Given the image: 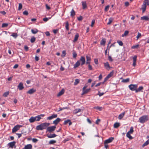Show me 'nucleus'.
<instances>
[{"label": "nucleus", "mask_w": 149, "mask_h": 149, "mask_svg": "<svg viewBox=\"0 0 149 149\" xmlns=\"http://www.w3.org/2000/svg\"><path fill=\"white\" fill-rule=\"evenodd\" d=\"M50 124L49 123H42L40 125H38L36 127L37 130H42L43 129H46L49 125Z\"/></svg>", "instance_id": "f257e3e1"}, {"label": "nucleus", "mask_w": 149, "mask_h": 149, "mask_svg": "<svg viewBox=\"0 0 149 149\" xmlns=\"http://www.w3.org/2000/svg\"><path fill=\"white\" fill-rule=\"evenodd\" d=\"M148 119V117L147 115L143 116L139 119V121L141 123H143L147 121Z\"/></svg>", "instance_id": "f03ea898"}, {"label": "nucleus", "mask_w": 149, "mask_h": 149, "mask_svg": "<svg viewBox=\"0 0 149 149\" xmlns=\"http://www.w3.org/2000/svg\"><path fill=\"white\" fill-rule=\"evenodd\" d=\"M138 86L137 84H131L128 86L130 89L132 91H135L137 88Z\"/></svg>", "instance_id": "7ed1b4c3"}, {"label": "nucleus", "mask_w": 149, "mask_h": 149, "mask_svg": "<svg viewBox=\"0 0 149 149\" xmlns=\"http://www.w3.org/2000/svg\"><path fill=\"white\" fill-rule=\"evenodd\" d=\"M56 128L55 126H50L47 128V130L49 132L51 133L54 131Z\"/></svg>", "instance_id": "20e7f679"}, {"label": "nucleus", "mask_w": 149, "mask_h": 149, "mask_svg": "<svg viewBox=\"0 0 149 149\" xmlns=\"http://www.w3.org/2000/svg\"><path fill=\"white\" fill-rule=\"evenodd\" d=\"M78 61H79V62L80 63L81 65H84L86 62L85 58L83 56H81L80 59Z\"/></svg>", "instance_id": "39448f33"}, {"label": "nucleus", "mask_w": 149, "mask_h": 149, "mask_svg": "<svg viewBox=\"0 0 149 149\" xmlns=\"http://www.w3.org/2000/svg\"><path fill=\"white\" fill-rule=\"evenodd\" d=\"M22 127L21 125H17L15 126L12 129V132L14 133L19 130L20 127Z\"/></svg>", "instance_id": "423d86ee"}, {"label": "nucleus", "mask_w": 149, "mask_h": 149, "mask_svg": "<svg viewBox=\"0 0 149 149\" xmlns=\"http://www.w3.org/2000/svg\"><path fill=\"white\" fill-rule=\"evenodd\" d=\"M86 64H90L91 61V58L90 56H88L87 55L86 56Z\"/></svg>", "instance_id": "0eeeda50"}, {"label": "nucleus", "mask_w": 149, "mask_h": 149, "mask_svg": "<svg viewBox=\"0 0 149 149\" xmlns=\"http://www.w3.org/2000/svg\"><path fill=\"white\" fill-rule=\"evenodd\" d=\"M36 91V90L33 88H31L26 92L27 94H32Z\"/></svg>", "instance_id": "6e6552de"}, {"label": "nucleus", "mask_w": 149, "mask_h": 149, "mask_svg": "<svg viewBox=\"0 0 149 149\" xmlns=\"http://www.w3.org/2000/svg\"><path fill=\"white\" fill-rule=\"evenodd\" d=\"M45 116L44 114H41L35 117L36 121H39L41 119V117H44Z\"/></svg>", "instance_id": "1a4fd4ad"}, {"label": "nucleus", "mask_w": 149, "mask_h": 149, "mask_svg": "<svg viewBox=\"0 0 149 149\" xmlns=\"http://www.w3.org/2000/svg\"><path fill=\"white\" fill-rule=\"evenodd\" d=\"M57 116V114H53L51 116L48 117L47 118V120H51L52 119L56 118Z\"/></svg>", "instance_id": "9d476101"}, {"label": "nucleus", "mask_w": 149, "mask_h": 149, "mask_svg": "<svg viewBox=\"0 0 149 149\" xmlns=\"http://www.w3.org/2000/svg\"><path fill=\"white\" fill-rule=\"evenodd\" d=\"M15 143L16 142L15 141H14L9 143L8 144V145L9 146L10 148H13L14 147V146L15 145Z\"/></svg>", "instance_id": "9b49d317"}, {"label": "nucleus", "mask_w": 149, "mask_h": 149, "mask_svg": "<svg viewBox=\"0 0 149 149\" xmlns=\"http://www.w3.org/2000/svg\"><path fill=\"white\" fill-rule=\"evenodd\" d=\"M114 139V138L113 137H110L108 139L104 141V143H109L111 142Z\"/></svg>", "instance_id": "f8f14e48"}, {"label": "nucleus", "mask_w": 149, "mask_h": 149, "mask_svg": "<svg viewBox=\"0 0 149 149\" xmlns=\"http://www.w3.org/2000/svg\"><path fill=\"white\" fill-rule=\"evenodd\" d=\"M104 66L106 69L109 70L111 68L110 67L108 62H107L104 63Z\"/></svg>", "instance_id": "ddd939ff"}, {"label": "nucleus", "mask_w": 149, "mask_h": 149, "mask_svg": "<svg viewBox=\"0 0 149 149\" xmlns=\"http://www.w3.org/2000/svg\"><path fill=\"white\" fill-rule=\"evenodd\" d=\"M18 88L19 90H22L24 88V86H23V84L22 82L19 83L18 86Z\"/></svg>", "instance_id": "4468645a"}, {"label": "nucleus", "mask_w": 149, "mask_h": 149, "mask_svg": "<svg viewBox=\"0 0 149 149\" xmlns=\"http://www.w3.org/2000/svg\"><path fill=\"white\" fill-rule=\"evenodd\" d=\"M147 5L143 3L142 5L141 9L142 10V13H144L146 11V6Z\"/></svg>", "instance_id": "2eb2a0df"}, {"label": "nucleus", "mask_w": 149, "mask_h": 149, "mask_svg": "<svg viewBox=\"0 0 149 149\" xmlns=\"http://www.w3.org/2000/svg\"><path fill=\"white\" fill-rule=\"evenodd\" d=\"M106 42V39L104 38H102L100 41V44L101 45L104 46Z\"/></svg>", "instance_id": "dca6fc26"}, {"label": "nucleus", "mask_w": 149, "mask_h": 149, "mask_svg": "<svg viewBox=\"0 0 149 149\" xmlns=\"http://www.w3.org/2000/svg\"><path fill=\"white\" fill-rule=\"evenodd\" d=\"M32 146L31 144H27L24 146V149H32Z\"/></svg>", "instance_id": "f3484780"}, {"label": "nucleus", "mask_w": 149, "mask_h": 149, "mask_svg": "<svg viewBox=\"0 0 149 149\" xmlns=\"http://www.w3.org/2000/svg\"><path fill=\"white\" fill-rule=\"evenodd\" d=\"M79 36V33H77L75 35L74 39L73 40V42H76L78 39Z\"/></svg>", "instance_id": "a211bd4d"}, {"label": "nucleus", "mask_w": 149, "mask_h": 149, "mask_svg": "<svg viewBox=\"0 0 149 149\" xmlns=\"http://www.w3.org/2000/svg\"><path fill=\"white\" fill-rule=\"evenodd\" d=\"M125 113V112L124 111L119 115L118 117V119L119 120H121L122 119L124 116Z\"/></svg>", "instance_id": "6ab92c4d"}, {"label": "nucleus", "mask_w": 149, "mask_h": 149, "mask_svg": "<svg viewBox=\"0 0 149 149\" xmlns=\"http://www.w3.org/2000/svg\"><path fill=\"white\" fill-rule=\"evenodd\" d=\"M137 56H135L133 58V65L134 66H135L136 65V61Z\"/></svg>", "instance_id": "aec40b11"}, {"label": "nucleus", "mask_w": 149, "mask_h": 149, "mask_svg": "<svg viewBox=\"0 0 149 149\" xmlns=\"http://www.w3.org/2000/svg\"><path fill=\"white\" fill-rule=\"evenodd\" d=\"M57 136L55 134H50L49 135H47V136L49 138H54Z\"/></svg>", "instance_id": "412c9836"}, {"label": "nucleus", "mask_w": 149, "mask_h": 149, "mask_svg": "<svg viewBox=\"0 0 149 149\" xmlns=\"http://www.w3.org/2000/svg\"><path fill=\"white\" fill-rule=\"evenodd\" d=\"M61 119L59 118H57L56 120L53 121V123L54 124L57 125L60 121Z\"/></svg>", "instance_id": "4be33fe9"}, {"label": "nucleus", "mask_w": 149, "mask_h": 149, "mask_svg": "<svg viewBox=\"0 0 149 149\" xmlns=\"http://www.w3.org/2000/svg\"><path fill=\"white\" fill-rule=\"evenodd\" d=\"M80 65H81L80 63L79 62V61L78 60L76 63L74 65V68L78 67Z\"/></svg>", "instance_id": "5701e85b"}, {"label": "nucleus", "mask_w": 149, "mask_h": 149, "mask_svg": "<svg viewBox=\"0 0 149 149\" xmlns=\"http://www.w3.org/2000/svg\"><path fill=\"white\" fill-rule=\"evenodd\" d=\"M141 19L149 21V18L147 16H143L141 17Z\"/></svg>", "instance_id": "b1692460"}, {"label": "nucleus", "mask_w": 149, "mask_h": 149, "mask_svg": "<svg viewBox=\"0 0 149 149\" xmlns=\"http://www.w3.org/2000/svg\"><path fill=\"white\" fill-rule=\"evenodd\" d=\"M29 122L31 123H32L36 121L35 117H32L29 120Z\"/></svg>", "instance_id": "393cba45"}, {"label": "nucleus", "mask_w": 149, "mask_h": 149, "mask_svg": "<svg viewBox=\"0 0 149 149\" xmlns=\"http://www.w3.org/2000/svg\"><path fill=\"white\" fill-rule=\"evenodd\" d=\"M81 111V109H76L73 111V113L74 114H76L77 113L80 112Z\"/></svg>", "instance_id": "a878e982"}, {"label": "nucleus", "mask_w": 149, "mask_h": 149, "mask_svg": "<svg viewBox=\"0 0 149 149\" xmlns=\"http://www.w3.org/2000/svg\"><path fill=\"white\" fill-rule=\"evenodd\" d=\"M143 89V87L142 86H140L138 88H136V93L141 91Z\"/></svg>", "instance_id": "bb28decb"}, {"label": "nucleus", "mask_w": 149, "mask_h": 149, "mask_svg": "<svg viewBox=\"0 0 149 149\" xmlns=\"http://www.w3.org/2000/svg\"><path fill=\"white\" fill-rule=\"evenodd\" d=\"M83 8L85 9L87 7V4L85 1H82V2Z\"/></svg>", "instance_id": "cd10ccee"}, {"label": "nucleus", "mask_w": 149, "mask_h": 149, "mask_svg": "<svg viewBox=\"0 0 149 149\" xmlns=\"http://www.w3.org/2000/svg\"><path fill=\"white\" fill-rule=\"evenodd\" d=\"M120 126V123H116L113 125V127L114 128H117Z\"/></svg>", "instance_id": "c85d7f7f"}, {"label": "nucleus", "mask_w": 149, "mask_h": 149, "mask_svg": "<svg viewBox=\"0 0 149 149\" xmlns=\"http://www.w3.org/2000/svg\"><path fill=\"white\" fill-rule=\"evenodd\" d=\"M38 31V30L36 29H32L31 30V32L34 34H35L37 33Z\"/></svg>", "instance_id": "c756f323"}, {"label": "nucleus", "mask_w": 149, "mask_h": 149, "mask_svg": "<svg viewBox=\"0 0 149 149\" xmlns=\"http://www.w3.org/2000/svg\"><path fill=\"white\" fill-rule=\"evenodd\" d=\"M91 89L90 88L87 89H86L84 90H83V93H82L83 94H85L87 93L90 91Z\"/></svg>", "instance_id": "7c9ffc66"}, {"label": "nucleus", "mask_w": 149, "mask_h": 149, "mask_svg": "<svg viewBox=\"0 0 149 149\" xmlns=\"http://www.w3.org/2000/svg\"><path fill=\"white\" fill-rule=\"evenodd\" d=\"M94 109H97L98 110L101 111L102 110V108L99 106L95 107H93Z\"/></svg>", "instance_id": "2f4dec72"}, {"label": "nucleus", "mask_w": 149, "mask_h": 149, "mask_svg": "<svg viewBox=\"0 0 149 149\" xmlns=\"http://www.w3.org/2000/svg\"><path fill=\"white\" fill-rule=\"evenodd\" d=\"M149 144V139L146 141L142 145V147H143Z\"/></svg>", "instance_id": "473e14b6"}, {"label": "nucleus", "mask_w": 149, "mask_h": 149, "mask_svg": "<svg viewBox=\"0 0 149 149\" xmlns=\"http://www.w3.org/2000/svg\"><path fill=\"white\" fill-rule=\"evenodd\" d=\"M113 71H112V72H110V73L109 74L107 77L109 79L113 75Z\"/></svg>", "instance_id": "72a5a7b5"}, {"label": "nucleus", "mask_w": 149, "mask_h": 149, "mask_svg": "<svg viewBox=\"0 0 149 149\" xmlns=\"http://www.w3.org/2000/svg\"><path fill=\"white\" fill-rule=\"evenodd\" d=\"M65 28L67 30H69V23L68 21L66 22H65Z\"/></svg>", "instance_id": "f704fd0d"}, {"label": "nucleus", "mask_w": 149, "mask_h": 149, "mask_svg": "<svg viewBox=\"0 0 149 149\" xmlns=\"http://www.w3.org/2000/svg\"><path fill=\"white\" fill-rule=\"evenodd\" d=\"M75 15V12L73 8L70 12V15L72 17L74 16Z\"/></svg>", "instance_id": "c9c22d12"}, {"label": "nucleus", "mask_w": 149, "mask_h": 149, "mask_svg": "<svg viewBox=\"0 0 149 149\" xmlns=\"http://www.w3.org/2000/svg\"><path fill=\"white\" fill-rule=\"evenodd\" d=\"M134 128L133 127H130V130L127 132L131 134H132L134 132Z\"/></svg>", "instance_id": "e433bc0d"}, {"label": "nucleus", "mask_w": 149, "mask_h": 149, "mask_svg": "<svg viewBox=\"0 0 149 149\" xmlns=\"http://www.w3.org/2000/svg\"><path fill=\"white\" fill-rule=\"evenodd\" d=\"M56 143V141L55 140H51L49 142V144H53Z\"/></svg>", "instance_id": "4c0bfd02"}, {"label": "nucleus", "mask_w": 149, "mask_h": 149, "mask_svg": "<svg viewBox=\"0 0 149 149\" xmlns=\"http://www.w3.org/2000/svg\"><path fill=\"white\" fill-rule=\"evenodd\" d=\"M143 3L147 6L149 5V0H144Z\"/></svg>", "instance_id": "58836bf2"}, {"label": "nucleus", "mask_w": 149, "mask_h": 149, "mask_svg": "<svg viewBox=\"0 0 149 149\" xmlns=\"http://www.w3.org/2000/svg\"><path fill=\"white\" fill-rule=\"evenodd\" d=\"M130 133L127 132L126 134V136L127 137L130 139H132V136L130 135Z\"/></svg>", "instance_id": "ea45409f"}, {"label": "nucleus", "mask_w": 149, "mask_h": 149, "mask_svg": "<svg viewBox=\"0 0 149 149\" xmlns=\"http://www.w3.org/2000/svg\"><path fill=\"white\" fill-rule=\"evenodd\" d=\"M64 93V90H62L58 94L57 96H60L62 95H63V93Z\"/></svg>", "instance_id": "a19ab883"}, {"label": "nucleus", "mask_w": 149, "mask_h": 149, "mask_svg": "<svg viewBox=\"0 0 149 149\" xmlns=\"http://www.w3.org/2000/svg\"><path fill=\"white\" fill-rule=\"evenodd\" d=\"M129 33V31H125L124 33L123 34H122V36L124 37L125 36H127Z\"/></svg>", "instance_id": "79ce46f5"}, {"label": "nucleus", "mask_w": 149, "mask_h": 149, "mask_svg": "<svg viewBox=\"0 0 149 149\" xmlns=\"http://www.w3.org/2000/svg\"><path fill=\"white\" fill-rule=\"evenodd\" d=\"M79 82V80L78 79H76L75 80V81L74 83V85H77V84Z\"/></svg>", "instance_id": "37998d69"}, {"label": "nucleus", "mask_w": 149, "mask_h": 149, "mask_svg": "<svg viewBox=\"0 0 149 149\" xmlns=\"http://www.w3.org/2000/svg\"><path fill=\"white\" fill-rule=\"evenodd\" d=\"M9 94V91L6 92H5L3 94V96L6 97H7Z\"/></svg>", "instance_id": "c03bdc74"}, {"label": "nucleus", "mask_w": 149, "mask_h": 149, "mask_svg": "<svg viewBox=\"0 0 149 149\" xmlns=\"http://www.w3.org/2000/svg\"><path fill=\"white\" fill-rule=\"evenodd\" d=\"M129 80H130V79L129 78H127L125 79H123L122 81V82H125V83H127V82H128L129 81Z\"/></svg>", "instance_id": "a18cd8bd"}, {"label": "nucleus", "mask_w": 149, "mask_h": 149, "mask_svg": "<svg viewBox=\"0 0 149 149\" xmlns=\"http://www.w3.org/2000/svg\"><path fill=\"white\" fill-rule=\"evenodd\" d=\"M36 40V38L34 37H31V43L34 42Z\"/></svg>", "instance_id": "49530a36"}, {"label": "nucleus", "mask_w": 149, "mask_h": 149, "mask_svg": "<svg viewBox=\"0 0 149 149\" xmlns=\"http://www.w3.org/2000/svg\"><path fill=\"white\" fill-rule=\"evenodd\" d=\"M113 19L111 18H109V22L107 23V24L109 25L112 22Z\"/></svg>", "instance_id": "de8ad7c7"}, {"label": "nucleus", "mask_w": 149, "mask_h": 149, "mask_svg": "<svg viewBox=\"0 0 149 149\" xmlns=\"http://www.w3.org/2000/svg\"><path fill=\"white\" fill-rule=\"evenodd\" d=\"M22 6L21 3H19V7L18 8V10H20L22 8Z\"/></svg>", "instance_id": "09e8293b"}, {"label": "nucleus", "mask_w": 149, "mask_h": 149, "mask_svg": "<svg viewBox=\"0 0 149 149\" xmlns=\"http://www.w3.org/2000/svg\"><path fill=\"white\" fill-rule=\"evenodd\" d=\"M139 46V45H133L132 47L131 48L132 49H134L135 48H137Z\"/></svg>", "instance_id": "8fccbe9b"}, {"label": "nucleus", "mask_w": 149, "mask_h": 149, "mask_svg": "<svg viewBox=\"0 0 149 149\" xmlns=\"http://www.w3.org/2000/svg\"><path fill=\"white\" fill-rule=\"evenodd\" d=\"M73 57L74 58H75L77 56V54L75 52L72 53Z\"/></svg>", "instance_id": "3c124183"}, {"label": "nucleus", "mask_w": 149, "mask_h": 149, "mask_svg": "<svg viewBox=\"0 0 149 149\" xmlns=\"http://www.w3.org/2000/svg\"><path fill=\"white\" fill-rule=\"evenodd\" d=\"M141 36V34L139 32H138L137 36H136L137 40H138L139 38Z\"/></svg>", "instance_id": "603ef678"}, {"label": "nucleus", "mask_w": 149, "mask_h": 149, "mask_svg": "<svg viewBox=\"0 0 149 149\" xmlns=\"http://www.w3.org/2000/svg\"><path fill=\"white\" fill-rule=\"evenodd\" d=\"M68 109V107H63V108H59V110L58 111V112H59L60 111H61L63 109Z\"/></svg>", "instance_id": "864d4df0"}, {"label": "nucleus", "mask_w": 149, "mask_h": 149, "mask_svg": "<svg viewBox=\"0 0 149 149\" xmlns=\"http://www.w3.org/2000/svg\"><path fill=\"white\" fill-rule=\"evenodd\" d=\"M66 52L65 51H63L62 52V54L61 55L62 56L64 57L66 55Z\"/></svg>", "instance_id": "5fc2aeb1"}, {"label": "nucleus", "mask_w": 149, "mask_h": 149, "mask_svg": "<svg viewBox=\"0 0 149 149\" xmlns=\"http://www.w3.org/2000/svg\"><path fill=\"white\" fill-rule=\"evenodd\" d=\"M109 5H107L106 6L104 9V10L106 11H107L109 9Z\"/></svg>", "instance_id": "6e6d98bb"}, {"label": "nucleus", "mask_w": 149, "mask_h": 149, "mask_svg": "<svg viewBox=\"0 0 149 149\" xmlns=\"http://www.w3.org/2000/svg\"><path fill=\"white\" fill-rule=\"evenodd\" d=\"M117 42L120 46H123V43L122 41H118Z\"/></svg>", "instance_id": "4d7b16f0"}, {"label": "nucleus", "mask_w": 149, "mask_h": 149, "mask_svg": "<svg viewBox=\"0 0 149 149\" xmlns=\"http://www.w3.org/2000/svg\"><path fill=\"white\" fill-rule=\"evenodd\" d=\"M38 140L36 139L33 138L32 139V141L33 143H36L37 142Z\"/></svg>", "instance_id": "13d9d810"}, {"label": "nucleus", "mask_w": 149, "mask_h": 149, "mask_svg": "<svg viewBox=\"0 0 149 149\" xmlns=\"http://www.w3.org/2000/svg\"><path fill=\"white\" fill-rule=\"evenodd\" d=\"M8 24L7 23H3L2 25V27H6L8 26Z\"/></svg>", "instance_id": "bf43d9fd"}, {"label": "nucleus", "mask_w": 149, "mask_h": 149, "mask_svg": "<svg viewBox=\"0 0 149 149\" xmlns=\"http://www.w3.org/2000/svg\"><path fill=\"white\" fill-rule=\"evenodd\" d=\"M11 36L15 38H16L17 37V35L16 33H13L11 35Z\"/></svg>", "instance_id": "052dcab7"}, {"label": "nucleus", "mask_w": 149, "mask_h": 149, "mask_svg": "<svg viewBox=\"0 0 149 149\" xmlns=\"http://www.w3.org/2000/svg\"><path fill=\"white\" fill-rule=\"evenodd\" d=\"M87 65H88V68L89 70H93V68L91 65H90V64H87Z\"/></svg>", "instance_id": "680f3d73"}, {"label": "nucleus", "mask_w": 149, "mask_h": 149, "mask_svg": "<svg viewBox=\"0 0 149 149\" xmlns=\"http://www.w3.org/2000/svg\"><path fill=\"white\" fill-rule=\"evenodd\" d=\"M58 31V29H54L53 30V32L55 34H56Z\"/></svg>", "instance_id": "e2e57ef3"}, {"label": "nucleus", "mask_w": 149, "mask_h": 149, "mask_svg": "<svg viewBox=\"0 0 149 149\" xmlns=\"http://www.w3.org/2000/svg\"><path fill=\"white\" fill-rule=\"evenodd\" d=\"M104 93H100V91L98 92V93L97 94L99 95V96L100 97L103 95Z\"/></svg>", "instance_id": "0e129e2a"}, {"label": "nucleus", "mask_w": 149, "mask_h": 149, "mask_svg": "<svg viewBox=\"0 0 149 149\" xmlns=\"http://www.w3.org/2000/svg\"><path fill=\"white\" fill-rule=\"evenodd\" d=\"M70 121V120H65V121L64 122V125H66Z\"/></svg>", "instance_id": "69168bd1"}, {"label": "nucleus", "mask_w": 149, "mask_h": 149, "mask_svg": "<svg viewBox=\"0 0 149 149\" xmlns=\"http://www.w3.org/2000/svg\"><path fill=\"white\" fill-rule=\"evenodd\" d=\"M23 14L24 15H27L28 14V12L26 10H25L23 12Z\"/></svg>", "instance_id": "338daca9"}, {"label": "nucleus", "mask_w": 149, "mask_h": 149, "mask_svg": "<svg viewBox=\"0 0 149 149\" xmlns=\"http://www.w3.org/2000/svg\"><path fill=\"white\" fill-rule=\"evenodd\" d=\"M95 22V20L94 19H93L92 20L91 22V27H93V25H94Z\"/></svg>", "instance_id": "774afa93"}]
</instances>
